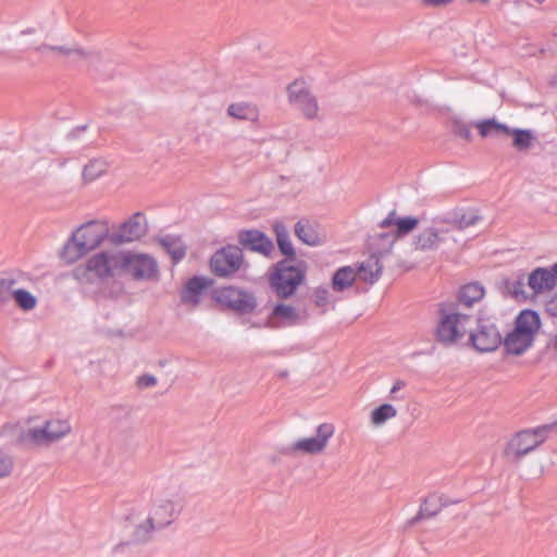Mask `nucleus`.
I'll return each mask as SVG.
<instances>
[{
  "label": "nucleus",
  "mask_w": 557,
  "mask_h": 557,
  "mask_svg": "<svg viewBox=\"0 0 557 557\" xmlns=\"http://www.w3.org/2000/svg\"><path fill=\"white\" fill-rule=\"evenodd\" d=\"M107 223L90 221L81 225L65 244L62 259L66 263H74L88 252L97 249L108 237Z\"/></svg>",
  "instance_id": "obj_1"
},
{
  "label": "nucleus",
  "mask_w": 557,
  "mask_h": 557,
  "mask_svg": "<svg viewBox=\"0 0 557 557\" xmlns=\"http://www.w3.org/2000/svg\"><path fill=\"white\" fill-rule=\"evenodd\" d=\"M123 250H103L89 257L73 270L76 281L90 284L122 274Z\"/></svg>",
  "instance_id": "obj_2"
},
{
  "label": "nucleus",
  "mask_w": 557,
  "mask_h": 557,
  "mask_svg": "<svg viewBox=\"0 0 557 557\" xmlns=\"http://www.w3.org/2000/svg\"><path fill=\"white\" fill-rule=\"evenodd\" d=\"M541 330L539 314L531 310H522L515 319L513 327L504 337V349L506 354L521 356L534 344L535 337Z\"/></svg>",
  "instance_id": "obj_3"
},
{
  "label": "nucleus",
  "mask_w": 557,
  "mask_h": 557,
  "mask_svg": "<svg viewBox=\"0 0 557 557\" xmlns=\"http://www.w3.org/2000/svg\"><path fill=\"white\" fill-rule=\"evenodd\" d=\"M180 512L178 504L168 494L157 493L150 499L147 518L136 527V536L146 540L158 529L172 523Z\"/></svg>",
  "instance_id": "obj_4"
},
{
  "label": "nucleus",
  "mask_w": 557,
  "mask_h": 557,
  "mask_svg": "<svg viewBox=\"0 0 557 557\" xmlns=\"http://www.w3.org/2000/svg\"><path fill=\"white\" fill-rule=\"evenodd\" d=\"M438 322L435 335L444 345H453L461 341L470 327L471 315L462 313L454 305H444L438 310Z\"/></svg>",
  "instance_id": "obj_5"
},
{
  "label": "nucleus",
  "mask_w": 557,
  "mask_h": 557,
  "mask_svg": "<svg viewBox=\"0 0 557 557\" xmlns=\"http://www.w3.org/2000/svg\"><path fill=\"white\" fill-rule=\"evenodd\" d=\"M72 431L66 419H51L42 425H28L21 433L22 443L34 446L48 445L69 435Z\"/></svg>",
  "instance_id": "obj_6"
},
{
  "label": "nucleus",
  "mask_w": 557,
  "mask_h": 557,
  "mask_svg": "<svg viewBox=\"0 0 557 557\" xmlns=\"http://www.w3.org/2000/svg\"><path fill=\"white\" fill-rule=\"evenodd\" d=\"M305 267H295L287 261L278 262L270 275V283L280 297L292 296L305 278Z\"/></svg>",
  "instance_id": "obj_7"
},
{
  "label": "nucleus",
  "mask_w": 557,
  "mask_h": 557,
  "mask_svg": "<svg viewBox=\"0 0 557 557\" xmlns=\"http://www.w3.org/2000/svg\"><path fill=\"white\" fill-rule=\"evenodd\" d=\"M334 434L335 426L333 423H320L315 428L314 436L298 438L290 444L288 453L292 455H320L326 449Z\"/></svg>",
  "instance_id": "obj_8"
},
{
  "label": "nucleus",
  "mask_w": 557,
  "mask_h": 557,
  "mask_svg": "<svg viewBox=\"0 0 557 557\" xmlns=\"http://www.w3.org/2000/svg\"><path fill=\"white\" fill-rule=\"evenodd\" d=\"M545 441L540 430H523L516 433L506 444L504 456L510 461H519L535 450Z\"/></svg>",
  "instance_id": "obj_9"
},
{
  "label": "nucleus",
  "mask_w": 557,
  "mask_h": 557,
  "mask_svg": "<svg viewBox=\"0 0 557 557\" xmlns=\"http://www.w3.org/2000/svg\"><path fill=\"white\" fill-rule=\"evenodd\" d=\"M122 273L135 280H154L158 277V264L149 255L123 250Z\"/></svg>",
  "instance_id": "obj_10"
},
{
  "label": "nucleus",
  "mask_w": 557,
  "mask_h": 557,
  "mask_svg": "<svg viewBox=\"0 0 557 557\" xmlns=\"http://www.w3.org/2000/svg\"><path fill=\"white\" fill-rule=\"evenodd\" d=\"M290 104L295 106L306 119H319V103L304 81H294L287 87Z\"/></svg>",
  "instance_id": "obj_11"
},
{
  "label": "nucleus",
  "mask_w": 557,
  "mask_h": 557,
  "mask_svg": "<svg viewBox=\"0 0 557 557\" xmlns=\"http://www.w3.org/2000/svg\"><path fill=\"white\" fill-rule=\"evenodd\" d=\"M243 252L237 246H226L218 250L210 259L211 271L220 277H228L243 265Z\"/></svg>",
  "instance_id": "obj_12"
},
{
  "label": "nucleus",
  "mask_w": 557,
  "mask_h": 557,
  "mask_svg": "<svg viewBox=\"0 0 557 557\" xmlns=\"http://www.w3.org/2000/svg\"><path fill=\"white\" fill-rule=\"evenodd\" d=\"M469 343L479 352H491L504 345V338L495 324L482 322L470 333Z\"/></svg>",
  "instance_id": "obj_13"
},
{
  "label": "nucleus",
  "mask_w": 557,
  "mask_h": 557,
  "mask_svg": "<svg viewBox=\"0 0 557 557\" xmlns=\"http://www.w3.org/2000/svg\"><path fill=\"white\" fill-rule=\"evenodd\" d=\"M213 297L221 306L235 311H250L256 305L255 298L251 294L233 286L216 289Z\"/></svg>",
  "instance_id": "obj_14"
},
{
  "label": "nucleus",
  "mask_w": 557,
  "mask_h": 557,
  "mask_svg": "<svg viewBox=\"0 0 557 557\" xmlns=\"http://www.w3.org/2000/svg\"><path fill=\"white\" fill-rule=\"evenodd\" d=\"M448 227H445L442 218L433 220V224L423 228L414 238L413 246L417 250H437L447 238Z\"/></svg>",
  "instance_id": "obj_15"
},
{
  "label": "nucleus",
  "mask_w": 557,
  "mask_h": 557,
  "mask_svg": "<svg viewBox=\"0 0 557 557\" xmlns=\"http://www.w3.org/2000/svg\"><path fill=\"white\" fill-rule=\"evenodd\" d=\"M147 231L148 223L146 216L137 212L120 225L114 235V240L116 243H132L144 237Z\"/></svg>",
  "instance_id": "obj_16"
},
{
  "label": "nucleus",
  "mask_w": 557,
  "mask_h": 557,
  "mask_svg": "<svg viewBox=\"0 0 557 557\" xmlns=\"http://www.w3.org/2000/svg\"><path fill=\"white\" fill-rule=\"evenodd\" d=\"M398 416L396 406L389 403H382L373 407L368 414V423L372 430H381L388 422L395 420Z\"/></svg>",
  "instance_id": "obj_17"
},
{
  "label": "nucleus",
  "mask_w": 557,
  "mask_h": 557,
  "mask_svg": "<svg viewBox=\"0 0 557 557\" xmlns=\"http://www.w3.org/2000/svg\"><path fill=\"white\" fill-rule=\"evenodd\" d=\"M480 216L474 210L455 209L449 212L442 221L445 227L465 230L478 223Z\"/></svg>",
  "instance_id": "obj_18"
},
{
  "label": "nucleus",
  "mask_w": 557,
  "mask_h": 557,
  "mask_svg": "<svg viewBox=\"0 0 557 557\" xmlns=\"http://www.w3.org/2000/svg\"><path fill=\"white\" fill-rule=\"evenodd\" d=\"M239 243L251 250L269 255L273 249L272 242L260 231L250 230L239 233Z\"/></svg>",
  "instance_id": "obj_19"
},
{
  "label": "nucleus",
  "mask_w": 557,
  "mask_h": 557,
  "mask_svg": "<svg viewBox=\"0 0 557 557\" xmlns=\"http://www.w3.org/2000/svg\"><path fill=\"white\" fill-rule=\"evenodd\" d=\"M555 284V274L548 269L537 268L531 272L528 278V285L535 295L550 290Z\"/></svg>",
  "instance_id": "obj_20"
},
{
  "label": "nucleus",
  "mask_w": 557,
  "mask_h": 557,
  "mask_svg": "<svg viewBox=\"0 0 557 557\" xmlns=\"http://www.w3.org/2000/svg\"><path fill=\"white\" fill-rule=\"evenodd\" d=\"M356 272L361 281L373 284L382 274V264L379 258L372 255L358 265Z\"/></svg>",
  "instance_id": "obj_21"
},
{
  "label": "nucleus",
  "mask_w": 557,
  "mask_h": 557,
  "mask_svg": "<svg viewBox=\"0 0 557 557\" xmlns=\"http://www.w3.org/2000/svg\"><path fill=\"white\" fill-rule=\"evenodd\" d=\"M295 234L308 246H318L323 242V238L319 234L315 225L308 220L299 221L295 225Z\"/></svg>",
  "instance_id": "obj_22"
},
{
  "label": "nucleus",
  "mask_w": 557,
  "mask_h": 557,
  "mask_svg": "<svg viewBox=\"0 0 557 557\" xmlns=\"http://www.w3.org/2000/svg\"><path fill=\"white\" fill-rule=\"evenodd\" d=\"M211 284L210 280L202 277H194L191 278L182 295V299L184 302L195 306L198 304L200 295L203 289H206Z\"/></svg>",
  "instance_id": "obj_23"
},
{
  "label": "nucleus",
  "mask_w": 557,
  "mask_h": 557,
  "mask_svg": "<svg viewBox=\"0 0 557 557\" xmlns=\"http://www.w3.org/2000/svg\"><path fill=\"white\" fill-rule=\"evenodd\" d=\"M357 277V272L354 268L348 265L342 267L334 273L332 277V288L335 292H343L352 286Z\"/></svg>",
  "instance_id": "obj_24"
},
{
  "label": "nucleus",
  "mask_w": 557,
  "mask_h": 557,
  "mask_svg": "<svg viewBox=\"0 0 557 557\" xmlns=\"http://www.w3.org/2000/svg\"><path fill=\"white\" fill-rule=\"evenodd\" d=\"M418 223H419L418 219H416L413 216H405V218L388 216L381 223V226L382 227L394 226L396 230V235L398 237H400V236H404V235L410 233L411 231H413L418 226Z\"/></svg>",
  "instance_id": "obj_25"
},
{
  "label": "nucleus",
  "mask_w": 557,
  "mask_h": 557,
  "mask_svg": "<svg viewBox=\"0 0 557 557\" xmlns=\"http://www.w3.org/2000/svg\"><path fill=\"white\" fill-rule=\"evenodd\" d=\"M484 288L478 283H469L463 285L459 290V302L467 307L480 301L484 296Z\"/></svg>",
  "instance_id": "obj_26"
},
{
  "label": "nucleus",
  "mask_w": 557,
  "mask_h": 557,
  "mask_svg": "<svg viewBox=\"0 0 557 557\" xmlns=\"http://www.w3.org/2000/svg\"><path fill=\"white\" fill-rule=\"evenodd\" d=\"M227 113L232 117L245 121H256L259 116L257 107L245 102L231 104L227 109Z\"/></svg>",
  "instance_id": "obj_27"
},
{
  "label": "nucleus",
  "mask_w": 557,
  "mask_h": 557,
  "mask_svg": "<svg viewBox=\"0 0 557 557\" xmlns=\"http://www.w3.org/2000/svg\"><path fill=\"white\" fill-rule=\"evenodd\" d=\"M108 171V163L102 159H94L89 161L84 170L83 177L87 182H92L101 177Z\"/></svg>",
  "instance_id": "obj_28"
},
{
  "label": "nucleus",
  "mask_w": 557,
  "mask_h": 557,
  "mask_svg": "<svg viewBox=\"0 0 557 557\" xmlns=\"http://www.w3.org/2000/svg\"><path fill=\"white\" fill-rule=\"evenodd\" d=\"M273 319H278L285 325H294L299 321L296 309L289 305H277L272 312Z\"/></svg>",
  "instance_id": "obj_29"
},
{
  "label": "nucleus",
  "mask_w": 557,
  "mask_h": 557,
  "mask_svg": "<svg viewBox=\"0 0 557 557\" xmlns=\"http://www.w3.org/2000/svg\"><path fill=\"white\" fill-rule=\"evenodd\" d=\"M475 127L479 131V134L481 137L485 138L487 136H491L493 134L502 133V134H509L510 128L506 126L505 124L498 123L496 120H483L475 124Z\"/></svg>",
  "instance_id": "obj_30"
},
{
  "label": "nucleus",
  "mask_w": 557,
  "mask_h": 557,
  "mask_svg": "<svg viewBox=\"0 0 557 557\" xmlns=\"http://www.w3.org/2000/svg\"><path fill=\"white\" fill-rule=\"evenodd\" d=\"M161 245L174 261H180L185 256V246L178 237H165L161 240Z\"/></svg>",
  "instance_id": "obj_31"
},
{
  "label": "nucleus",
  "mask_w": 557,
  "mask_h": 557,
  "mask_svg": "<svg viewBox=\"0 0 557 557\" xmlns=\"http://www.w3.org/2000/svg\"><path fill=\"white\" fill-rule=\"evenodd\" d=\"M508 136H512V145L518 150H527L532 146L533 135L528 129H511Z\"/></svg>",
  "instance_id": "obj_32"
},
{
  "label": "nucleus",
  "mask_w": 557,
  "mask_h": 557,
  "mask_svg": "<svg viewBox=\"0 0 557 557\" xmlns=\"http://www.w3.org/2000/svg\"><path fill=\"white\" fill-rule=\"evenodd\" d=\"M13 298L17 306L23 310H32L37 305V299L29 292L17 288L13 290Z\"/></svg>",
  "instance_id": "obj_33"
},
{
  "label": "nucleus",
  "mask_w": 557,
  "mask_h": 557,
  "mask_svg": "<svg viewBox=\"0 0 557 557\" xmlns=\"http://www.w3.org/2000/svg\"><path fill=\"white\" fill-rule=\"evenodd\" d=\"M40 52H52L57 55H71L74 53L82 54V50L77 48H71L66 46H49V45H41L36 48Z\"/></svg>",
  "instance_id": "obj_34"
},
{
  "label": "nucleus",
  "mask_w": 557,
  "mask_h": 557,
  "mask_svg": "<svg viewBox=\"0 0 557 557\" xmlns=\"http://www.w3.org/2000/svg\"><path fill=\"white\" fill-rule=\"evenodd\" d=\"M13 467L12 457L0 451V479L9 476L13 471Z\"/></svg>",
  "instance_id": "obj_35"
},
{
  "label": "nucleus",
  "mask_w": 557,
  "mask_h": 557,
  "mask_svg": "<svg viewBox=\"0 0 557 557\" xmlns=\"http://www.w3.org/2000/svg\"><path fill=\"white\" fill-rule=\"evenodd\" d=\"M312 299L318 307H326L330 302V293L326 288L318 287L312 292Z\"/></svg>",
  "instance_id": "obj_36"
},
{
  "label": "nucleus",
  "mask_w": 557,
  "mask_h": 557,
  "mask_svg": "<svg viewBox=\"0 0 557 557\" xmlns=\"http://www.w3.org/2000/svg\"><path fill=\"white\" fill-rule=\"evenodd\" d=\"M276 240H277V245H278L282 253H284L285 256H288V257L294 256V247L292 245V242L289 240L288 235L285 237L278 238Z\"/></svg>",
  "instance_id": "obj_37"
},
{
  "label": "nucleus",
  "mask_w": 557,
  "mask_h": 557,
  "mask_svg": "<svg viewBox=\"0 0 557 557\" xmlns=\"http://www.w3.org/2000/svg\"><path fill=\"white\" fill-rule=\"evenodd\" d=\"M157 384V379L153 375L145 374L137 379V385L140 388H147L154 386Z\"/></svg>",
  "instance_id": "obj_38"
},
{
  "label": "nucleus",
  "mask_w": 557,
  "mask_h": 557,
  "mask_svg": "<svg viewBox=\"0 0 557 557\" xmlns=\"http://www.w3.org/2000/svg\"><path fill=\"white\" fill-rule=\"evenodd\" d=\"M453 0H420L421 5L425 8H442L449 4Z\"/></svg>",
  "instance_id": "obj_39"
},
{
  "label": "nucleus",
  "mask_w": 557,
  "mask_h": 557,
  "mask_svg": "<svg viewBox=\"0 0 557 557\" xmlns=\"http://www.w3.org/2000/svg\"><path fill=\"white\" fill-rule=\"evenodd\" d=\"M455 133H456V135H458L459 137L466 139V140L471 139V129L468 125H465V124L457 125Z\"/></svg>",
  "instance_id": "obj_40"
},
{
  "label": "nucleus",
  "mask_w": 557,
  "mask_h": 557,
  "mask_svg": "<svg viewBox=\"0 0 557 557\" xmlns=\"http://www.w3.org/2000/svg\"><path fill=\"white\" fill-rule=\"evenodd\" d=\"M273 231H274V233L276 235V239L285 237V236L288 235V231H287L286 226L283 223H281V222L274 223Z\"/></svg>",
  "instance_id": "obj_41"
},
{
  "label": "nucleus",
  "mask_w": 557,
  "mask_h": 557,
  "mask_svg": "<svg viewBox=\"0 0 557 557\" xmlns=\"http://www.w3.org/2000/svg\"><path fill=\"white\" fill-rule=\"evenodd\" d=\"M547 310L552 315L557 317V296H554L548 302H547Z\"/></svg>",
  "instance_id": "obj_42"
},
{
  "label": "nucleus",
  "mask_w": 557,
  "mask_h": 557,
  "mask_svg": "<svg viewBox=\"0 0 557 557\" xmlns=\"http://www.w3.org/2000/svg\"><path fill=\"white\" fill-rule=\"evenodd\" d=\"M405 385H406V384H405V382H404V381H401V380H396V381L393 383V385H392V387H391V389H389V394H391V395L396 394L398 391L403 389V388L405 387Z\"/></svg>",
  "instance_id": "obj_43"
},
{
  "label": "nucleus",
  "mask_w": 557,
  "mask_h": 557,
  "mask_svg": "<svg viewBox=\"0 0 557 557\" xmlns=\"http://www.w3.org/2000/svg\"><path fill=\"white\" fill-rule=\"evenodd\" d=\"M553 273L555 274V280L557 281V263L555 264V267L552 269Z\"/></svg>",
  "instance_id": "obj_44"
},
{
  "label": "nucleus",
  "mask_w": 557,
  "mask_h": 557,
  "mask_svg": "<svg viewBox=\"0 0 557 557\" xmlns=\"http://www.w3.org/2000/svg\"><path fill=\"white\" fill-rule=\"evenodd\" d=\"M32 33H34L33 29H26V30L23 32V34H32Z\"/></svg>",
  "instance_id": "obj_45"
}]
</instances>
